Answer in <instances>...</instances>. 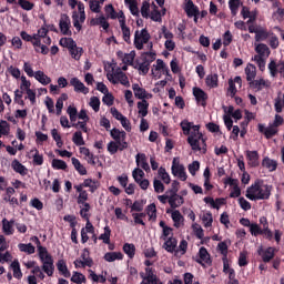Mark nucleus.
Segmentation results:
<instances>
[{
	"mask_svg": "<svg viewBox=\"0 0 284 284\" xmlns=\"http://www.w3.org/2000/svg\"><path fill=\"white\" fill-rule=\"evenodd\" d=\"M33 78L36 79V81L41 83V85H50V83H52V78L48 77V74H45V72L41 70L36 71Z\"/></svg>",
	"mask_w": 284,
	"mask_h": 284,
	"instance_id": "28",
	"label": "nucleus"
},
{
	"mask_svg": "<svg viewBox=\"0 0 284 284\" xmlns=\"http://www.w3.org/2000/svg\"><path fill=\"white\" fill-rule=\"evenodd\" d=\"M80 154H82V156H84L85 161L90 165H97V161H94L95 160L94 154L92 152H90V149H88L85 146H81Z\"/></svg>",
	"mask_w": 284,
	"mask_h": 284,
	"instance_id": "39",
	"label": "nucleus"
},
{
	"mask_svg": "<svg viewBox=\"0 0 284 284\" xmlns=\"http://www.w3.org/2000/svg\"><path fill=\"white\" fill-rule=\"evenodd\" d=\"M199 256L200 260H197V263H210V253H207V248L206 247H201L199 251Z\"/></svg>",
	"mask_w": 284,
	"mask_h": 284,
	"instance_id": "52",
	"label": "nucleus"
},
{
	"mask_svg": "<svg viewBox=\"0 0 284 284\" xmlns=\"http://www.w3.org/2000/svg\"><path fill=\"white\" fill-rule=\"evenodd\" d=\"M108 152L111 154H116L120 150V152H123V150H128V148H121V144L119 142L111 141L108 143Z\"/></svg>",
	"mask_w": 284,
	"mask_h": 284,
	"instance_id": "48",
	"label": "nucleus"
},
{
	"mask_svg": "<svg viewBox=\"0 0 284 284\" xmlns=\"http://www.w3.org/2000/svg\"><path fill=\"white\" fill-rule=\"evenodd\" d=\"M119 23H120L123 41H125V43H131L132 32L130 31V27L125 24V16H120Z\"/></svg>",
	"mask_w": 284,
	"mask_h": 284,
	"instance_id": "20",
	"label": "nucleus"
},
{
	"mask_svg": "<svg viewBox=\"0 0 284 284\" xmlns=\"http://www.w3.org/2000/svg\"><path fill=\"white\" fill-rule=\"evenodd\" d=\"M150 39H152V37L150 36V32H148V29L136 30L133 41L134 47L136 50H143V45H145V43H150Z\"/></svg>",
	"mask_w": 284,
	"mask_h": 284,
	"instance_id": "7",
	"label": "nucleus"
},
{
	"mask_svg": "<svg viewBox=\"0 0 284 284\" xmlns=\"http://www.w3.org/2000/svg\"><path fill=\"white\" fill-rule=\"evenodd\" d=\"M48 27L42 26L38 30V36L34 38L32 47L37 54H49L50 45H52V38L48 36Z\"/></svg>",
	"mask_w": 284,
	"mask_h": 284,
	"instance_id": "3",
	"label": "nucleus"
},
{
	"mask_svg": "<svg viewBox=\"0 0 284 284\" xmlns=\"http://www.w3.org/2000/svg\"><path fill=\"white\" fill-rule=\"evenodd\" d=\"M171 172L173 176H176V179H180V181H187V173L185 172V166L181 164L179 158L173 159Z\"/></svg>",
	"mask_w": 284,
	"mask_h": 284,
	"instance_id": "10",
	"label": "nucleus"
},
{
	"mask_svg": "<svg viewBox=\"0 0 284 284\" xmlns=\"http://www.w3.org/2000/svg\"><path fill=\"white\" fill-rule=\"evenodd\" d=\"M241 6H243L241 0H229V8L233 17H236V14H239V8H241Z\"/></svg>",
	"mask_w": 284,
	"mask_h": 284,
	"instance_id": "50",
	"label": "nucleus"
},
{
	"mask_svg": "<svg viewBox=\"0 0 284 284\" xmlns=\"http://www.w3.org/2000/svg\"><path fill=\"white\" fill-rule=\"evenodd\" d=\"M59 43L62 48H68L69 50L77 44L72 38H61Z\"/></svg>",
	"mask_w": 284,
	"mask_h": 284,
	"instance_id": "61",
	"label": "nucleus"
},
{
	"mask_svg": "<svg viewBox=\"0 0 284 284\" xmlns=\"http://www.w3.org/2000/svg\"><path fill=\"white\" fill-rule=\"evenodd\" d=\"M140 276L142 278L140 284H159V276H156V271L152 267H146L145 273L141 272Z\"/></svg>",
	"mask_w": 284,
	"mask_h": 284,
	"instance_id": "13",
	"label": "nucleus"
},
{
	"mask_svg": "<svg viewBox=\"0 0 284 284\" xmlns=\"http://www.w3.org/2000/svg\"><path fill=\"white\" fill-rule=\"evenodd\" d=\"M34 241L38 244V254L42 263V270L48 276H52V274H54V260L48 252V248L41 246V241H39V237H34Z\"/></svg>",
	"mask_w": 284,
	"mask_h": 284,
	"instance_id": "4",
	"label": "nucleus"
},
{
	"mask_svg": "<svg viewBox=\"0 0 284 284\" xmlns=\"http://www.w3.org/2000/svg\"><path fill=\"white\" fill-rule=\"evenodd\" d=\"M164 241H165L164 247H165L166 252H174V250H176V239L169 237Z\"/></svg>",
	"mask_w": 284,
	"mask_h": 284,
	"instance_id": "60",
	"label": "nucleus"
},
{
	"mask_svg": "<svg viewBox=\"0 0 284 284\" xmlns=\"http://www.w3.org/2000/svg\"><path fill=\"white\" fill-rule=\"evenodd\" d=\"M57 270L59 274L64 276V278H70L71 274H70V270H68V263L65 262V260H59L57 262Z\"/></svg>",
	"mask_w": 284,
	"mask_h": 284,
	"instance_id": "35",
	"label": "nucleus"
},
{
	"mask_svg": "<svg viewBox=\"0 0 284 284\" xmlns=\"http://www.w3.org/2000/svg\"><path fill=\"white\" fill-rule=\"evenodd\" d=\"M104 12H105V18L112 19V20L118 19L119 22L121 21V16L125 17V13H123V11L116 12V10H114V6L112 4H106L104 7Z\"/></svg>",
	"mask_w": 284,
	"mask_h": 284,
	"instance_id": "23",
	"label": "nucleus"
},
{
	"mask_svg": "<svg viewBox=\"0 0 284 284\" xmlns=\"http://www.w3.org/2000/svg\"><path fill=\"white\" fill-rule=\"evenodd\" d=\"M236 84L241 88L243 85V80L241 77H235L234 80H229V97H236Z\"/></svg>",
	"mask_w": 284,
	"mask_h": 284,
	"instance_id": "26",
	"label": "nucleus"
},
{
	"mask_svg": "<svg viewBox=\"0 0 284 284\" xmlns=\"http://www.w3.org/2000/svg\"><path fill=\"white\" fill-rule=\"evenodd\" d=\"M111 234L112 230H110V226H105L104 232L99 236V241H102L105 245H110Z\"/></svg>",
	"mask_w": 284,
	"mask_h": 284,
	"instance_id": "55",
	"label": "nucleus"
},
{
	"mask_svg": "<svg viewBox=\"0 0 284 284\" xmlns=\"http://www.w3.org/2000/svg\"><path fill=\"white\" fill-rule=\"evenodd\" d=\"M224 183L225 185H230L231 187V193H230L231 199H239V196H241V187L239 186L237 179L227 178L224 180Z\"/></svg>",
	"mask_w": 284,
	"mask_h": 284,
	"instance_id": "17",
	"label": "nucleus"
},
{
	"mask_svg": "<svg viewBox=\"0 0 284 284\" xmlns=\"http://www.w3.org/2000/svg\"><path fill=\"white\" fill-rule=\"evenodd\" d=\"M110 134L115 143L120 144V148H128V142L125 141L128 134L125 131H121L119 129H112Z\"/></svg>",
	"mask_w": 284,
	"mask_h": 284,
	"instance_id": "16",
	"label": "nucleus"
},
{
	"mask_svg": "<svg viewBox=\"0 0 284 284\" xmlns=\"http://www.w3.org/2000/svg\"><path fill=\"white\" fill-rule=\"evenodd\" d=\"M135 163L138 168H142L144 172H150V164L148 163V156L144 153H138L135 155Z\"/></svg>",
	"mask_w": 284,
	"mask_h": 284,
	"instance_id": "25",
	"label": "nucleus"
},
{
	"mask_svg": "<svg viewBox=\"0 0 284 284\" xmlns=\"http://www.w3.org/2000/svg\"><path fill=\"white\" fill-rule=\"evenodd\" d=\"M51 165L53 170H68V163L63 160L53 159Z\"/></svg>",
	"mask_w": 284,
	"mask_h": 284,
	"instance_id": "57",
	"label": "nucleus"
},
{
	"mask_svg": "<svg viewBox=\"0 0 284 284\" xmlns=\"http://www.w3.org/2000/svg\"><path fill=\"white\" fill-rule=\"evenodd\" d=\"M18 250H20V252H24L26 254H34L36 252L34 245H32L31 243L29 244L20 243L18 244Z\"/></svg>",
	"mask_w": 284,
	"mask_h": 284,
	"instance_id": "58",
	"label": "nucleus"
},
{
	"mask_svg": "<svg viewBox=\"0 0 284 284\" xmlns=\"http://www.w3.org/2000/svg\"><path fill=\"white\" fill-rule=\"evenodd\" d=\"M106 79L110 81V83H121V85H124V88H130V80L128 79V75L121 71V69L106 73Z\"/></svg>",
	"mask_w": 284,
	"mask_h": 284,
	"instance_id": "6",
	"label": "nucleus"
},
{
	"mask_svg": "<svg viewBox=\"0 0 284 284\" xmlns=\"http://www.w3.org/2000/svg\"><path fill=\"white\" fill-rule=\"evenodd\" d=\"M169 204L173 209L181 207V205H183V196L174 193L173 195L170 196Z\"/></svg>",
	"mask_w": 284,
	"mask_h": 284,
	"instance_id": "45",
	"label": "nucleus"
},
{
	"mask_svg": "<svg viewBox=\"0 0 284 284\" xmlns=\"http://www.w3.org/2000/svg\"><path fill=\"white\" fill-rule=\"evenodd\" d=\"M193 97H195L197 103L205 105V101H207V93H205L201 88H193Z\"/></svg>",
	"mask_w": 284,
	"mask_h": 284,
	"instance_id": "38",
	"label": "nucleus"
},
{
	"mask_svg": "<svg viewBox=\"0 0 284 284\" xmlns=\"http://www.w3.org/2000/svg\"><path fill=\"white\" fill-rule=\"evenodd\" d=\"M257 128L258 132L264 134V136H266L267 139H272V136L276 135V133L278 132V129L273 126V124L267 128H265V124H258Z\"/></svg>",
	"mask_w": 284,
	"mask_h": 284,
	"instance_id": "24",
	"label": "nucleus"
},
{
	"mask_svg": "<svg viewBox=\"0 0 284 284\" xmlns=\"http://www.w3.org/2000/svg\"><path fill=\"white\" fill-rule=\"evenodd\" d=\"M72 59H74L75 61H79V59H81V57L83 55V48L78 47L77 44H74L73 48H71L69 50Z\"/></svg>",
	"mask_w": 284,
	"mask_h": 284,
	"instance_id": "51",
	"label": "nucleus"
},
{
	"mask_svg": "<svg viewBox=\"0 0 284 284\" xmlns=\"http://www.w3.org/2000/svg\"><path fill=\"white\" fill-rule=\"evenodd\" d=\"M246 80L252 83L256 79V67L254 64H247L245 68Z\"/></svg>",
	"mask_w": 284,
	"mask_h": 284,
	"instance_id": "46",
	"label": "nucleus"
},
{
	"mask_svg": "<svg viewBox=\"0 0 284 284\" xmlns=\"http://www.w3.org/2000/svg\"><path fill=\"white\" fill-rule=\"evenodd\" d=\"M14 220L8 221V219L2 220V232L7 236H12L14 234Z\"/></svg>",
	"mask_w": 284,
	"mask_h": 284,
	"instance_id": "27",
	"label": "nucleus"
},
{
	"mask_svg": "<svg viewBox=\"0 0 284 284\" xmlns=\"http://www.w3.org/2000/svg\"><path fill=\"white\" fill-rule=\"evenodd\" d=\"M71 162H72L73 168H75L77 172H79V174H81V176H85V174H88V170H85V166H83V164H81V161H79V159L72 158Z\"/></svg>",
	"mask_w": 284,
	"mask_h": 284,
	"instance_id": "49",
	"label": "nucleus"
},
{
	"mask_svg": "<svg viewBox=\"0 0 284 284\" xmlns=\"http://www.w3.org/2000/svg\"><path fill=\"white\" fill-rule=\"evenodd\" d=\"M132 90L135 99H139L140 101H148L154 97L152 93L148 92L145 88L141 87L139 83H133Z\"/></svg>",
	"mask_w": 284,
	"mask_h": 284,
	"instance_id": "14",
	"label": "nucleus"
},
{
	"mask_svg": "<svg viewBox=\"0 0 284 284\" xmlns=\"http://www.w3.org/2000/svg\"><path fill=\"white\" fill-rule=\"evenodd\" d=\"M118 57H121L123 63H125V65H132V63H134V59L136 57V51H131L130 53H124L122 51L118 52Z\"/></svg>",
	"mask_w": 284,
	"mask_h": 284,
	"instance_id": "36",
	"label": "nucleus"
},
{
	"mask_svg": "<svg viewBox=\"0 0 284 284\" xmlns=\"http://www.w3.org/2000/svg\"><path fill=\"white\" fill-rule=\"evenodd\" d=\"M262 168H264L268 172H276V168H278V162L276 160L270 159L268 156H265L262 160Z\"/></svg>",
	"mask_w": 284,
	"mask_h": 284,
	"instance_id": "30",
	"label": "nucleus"
},
{
	"mask_svg": "<svg viewBox=\"0 0 284 284\" xmlns=\"http://www.w3.org/2000/svg\"><path fill=\"white\" fill-rule=\"evenodd\" d=\"M104 261H106V263H114V261H123V253L108 252L104 254Z\"/></svg>",
	"mask_w": 284,
	"mask_h": 284,
	"instance_id": "41",
	"label": "nucleus"
},
{
	"mask_svg": "<svg viewBox=\"0 0 284 284\" xmlns=\"http://www.w3.org/2000/svg\"><path fill=\"white\" fill-rule=\"evenodd\" d=\"M271 194L272 186L265 184L263 180H256L254 184L247 187L245 196L250 201H263Z\"/></svg>",
	"mask_w": 284,
	"mask_h": 284,
	"instance_id": "2",
	"label": "nucleus"
},
{
	"mask_svg": "<svg viewBox=\"0 0 284 284\" xmlns=\"http://www.w3.org/2000/svg\"><path fill=\"white\" fill-rule=\"evenodd\" d=\"M275 252H276V248L274 247H267L266 250H263V246H260L257 250V254H260L264 263H270V261L274 258Z\"/></svg>",
	"mask_w": 284,
	"mask_h": 284,
	"instance_id": "22",
	"label": "nucleus"
},
{
	"mask_svg": "<svg viewBox=\"0 0 284 284\" xmlns=\"http://www.w3.org/2000/svg\"><path fill=\"white\" fill-rule=\"evenodd\" d=\"M29 154H31L34 165H43V154L39 153L37 148L31 149Z\"/></svg>",
	"mask_w": 284,
	"mask_h": 284,
	"instance_id": "44",
	"label": "nucleus"
},
{
	"mask_svg": "<svg viewBox=\"0 0 284 284\" xmlns=\"http://www.w3.org/2000/svg\"><path fill=\"white\" fill-rule=\"evenodd\" d=\"M149 108L150 102H148V100H141L138 102V113L140 116H142V119H145Z\"/></svg>",
	"mask_w": 284,
	"mask_h": 284,
	"instance_id": "42",
	"label": "nucleus"
},
{
	"mask_svg": "<svg viewBox=\"0 0 284 284\" xmlns=\"http://www.w3.org/2000/svg\"><path fill=\"white\" fill-rule=\"evenodd\" d=\"M133 68L136 71H139V74H142L143 77H145V74L150 72V62L148 61L136 62L135 64H133Z\"/></svg>",
	"mask_w": 284,
	"mask_h": 284,
	"instance_id": "40",
	"label": "nucleus"
},
{
	"mask_svg": "<svg viewBox=\"0 0 284 284\" xmlns=\"http://www.w3.org/2000/svg\"><path fill=\"white\" fill-rule=\"evenodd\" d=\"M165 39L164 48L169 52H173V50L176 48V42H174V33H172L170 30H168L166 27H162L160 31V39Z\"/></svg>",
	"mask_w": 284,
	"mask_h": 284,
	"instance_id": "11",
	"label": "nucleus"
},
{
	"mask_svg": "<svg viewBox=\"0 0 284 284\" xmlns=\"http://www.w3.org/2000/svg\"><path fill=\"white\" fill-rule=\"evenodd\" d=\"M123 252L129 256V258H134L136 247L134 246V244L125 243L123 245Z\"/></svg>",
	"mask_w": 284,
	"mask_h": 284,
	"instance_id": "59",
	"label": "nucleus"
},
{
	"mask_svg": "<svg viewBox=\"0 0 284 284\" xmlns=\"http://www.w3.org/2000/svg\"><path fill=\"white\" fill-rule=\"evenodd\" d=\"M11 270L13 271L14 278H21L23 276V273H21V265L18 260H14L11 263Z\"/></svg>",
	"mask_w": 284,
	"mask_h": 284,
	"instance_id": "54",
	"label": "nucleus"
},
{
	"mask_svg": "<svg viewBox=\"0 0 284 284\" xmlns=\"http://www.w3.org/2000/svg\"><path fill=\"white\" fill-rule=\"evenodd\" d=\"M254 48L256 54L252 57V61L256 63L261 72H265V64L271 54L270 47L265 43H255Z\"/></svg>",
	"mask_w": 284,
	"mask_h": 284,
	"instance_id": "5",
	"label": "nucleus"
},
{
	"mask_svg": "<svg viewBox=\"0 0 284 284\" xmlns=\"http://www.w3.org/2000/svg\"><path fill=\"white\" fill-rule=\"evenodd\" d=\"M205 83L207 88H219V74L212 73L206 75Z\"/></svg>",
	"mask_w": 284,
	"mask_h": 284,
	"instance_id": "47",
	"label": "nucleus"
},
{
	"mask_svg": "<svg viewBox=\"0 0 284 284\" xmlns=\"http://www.w3.org/2000/svg\"><path fill=\"white\" fill-rule=\"evenodd\" d=\"M71 281H72V283L83 284V283H85V275H83L82 273H79V272H73V274L71 276Z\"/></svg>",
	"mask_w": 284,
	"mask_h": 284,
	"instance_id": "64",
	"label": "nucleus"
},
{
	"mask_svg": "<svg viewBox=\"0 0 284 284\" xmlns=\"http://www.w3.org/2000/svg\"><path fill=\"white\" fill-rule=\"evenodd\" d=\"M273 13H272V19L276 23H282L284 21V8H281L278 1L273 2Z\"/></svg>",
	"mask_w": 284,
	"mask_h": 284,
	"instance_id": "21",
	"label": "nucleus"
},
{
	"mask_svg": "<svg viewBox=\"0 0 284 284\" xmlns=\"http://www.w3.org/2000/svg\"><path fill=\"white\" fill-rule=\"evenodd\" d=\"M184 12H186L187 17H196L199 14V8L194 6L192 0H185Z\"/></svg>",
	"mask_w": 284,
	"mask_h": 284,
	"instance_id": "32",
	"label": "nucleus"
},
{
	"mask_svg": "<svg viewBox=\"0 0 284 284\" xmlns=\"http://www.w3.org/2000/svg\"><path fill=\"white\" fill-rule=\"evenodd\" d=\"M73 265L77 270L92 267L94 265V262L90 258V251H88V248H84L80 258H77L73 262Z\"/></svg>",
	"mask_w": 284,
	"mask_h": 284,
	"instance_id": "12",
	"label": "nucleus"
},
{
	"mask_svg": "<svg viewBox=\"0 0 284 284\" xmlns=\"http://www.w3.org/2000/svg\"><path fill=\"white\" fill-rule=\"evenodd\" d=\"M106 276L108 272H102V274L98 275L97 273H94V271L89 270V278L93 283H105V281H108Z\"/></svg>",
	"mask_w": 284,
	"mask_h": 284,
	"instance_id": "37",
	"label": "nucleus"
},
{
	"mask_svg": "<svg viewBox=\"0 0 284 284\" xmlns=\"http://www.w3.org/2000/svg\"><path fill=\"white\" fill-rule=\"evenodd\" d=\"M149 19H151L152 21H161V12L154 3L151 4V12Z\"/></svg>",
	"mask_w": 284,
	"mask_h": 284,
	"instance_id": "53",
	"label": "nucleus"
},
{
	"mask_svg": "<svg viewBox=\"0 0 284 284\" xmlns=\"http://www.w3.org/2000/svg\"><path fill=\"white\" fill-rule=\"evenodd\" d=\"M88 234H94V225H92L90 221L87 222L85 227L81 229V243L90 241Z\"/></svg>",
	"mask_w": 284,
	"mask_h": 284,
	"instance_id": "31",
	"label": "nucleus"
},
{
	"mask_svg": "<svg viewBox=\"0 0 284 284\" xmlns=\"http://www.w3.org/2000/svg\"><path fill=\"white\" fill-rule=\"evenodd\" d=\"M168 214H171V219L173 221L174 227H183L185 223V217H183V214H181V211L179 210H168Z\"/></svg>",
	"mask_w": 284,
	"mask_h": 284,
	"instance_id": "18",
	"label": "nucleus"
},
{
	"mask_svg": "<svg viewBox=\"0 0 284 284\" xmlns=\"http://www.w3.org/2000/svg\"><path fill=\"white\" fill-rule=\"evenodd\" d=\"M90 26H101L103 30H108V28H110V22H108V18H105V16H99L91 19Z\"/></svg>",
	"mask_w": 284,
	"mask_h": 284,
	"instance_id": "34",
	"label": "nucleus"
},
{
	"mask_svg": "<svg viewBox=\"0 0 284 284\" xmlns=\"http://www.w3.org/2000/svg\"><path fill=\"white\" fill-rule=\"evenodd\" d=\"M182 132L187 138V143L193 152H201L205 154L207 152V145L205 144V138L201 133V126L194 124V122H189L187 120H182L180 123Z\"/></svg>",
	"mask_w": 284,
	"mask_h": 284,
	"instance_id": "1",
	"label": "nucleus"
},
{
	"mask_svg": "<svg viewBox=\"0 0 284 284\" xmlns=\"http://www.w3.org/2000/svg\"><path fill=\"white\" fill-rule=\"evenodd\" d=\"M70 85H72L74 92H78L81 94L90 93V89L88 87H85V84L83 82H81V80H79V78H71Z\"/></svg>",
	"mask_w": 284,
	"mask_h": 284,
	"instance_id": "19",
	"label": "nucleus"
},
{
	"mask_svg": "<svg viewBox=\"0 0 284 284\" xmlns=\"http://www.w3.org/2000/svg\"><path fill=\"white\" fill-rule=\"evenodd\" d=\"M83 186L89 187L90 192H97V190H99V182L92 179H87L83 181Z\"/></svg>",
	"mask_w": 284,
	"mask_h": 284,
	"instance_id": "56",
	"label": "nucleus"
},
{
	"mask_svg": "<svg viewBox=\"0 0 284 284\" xmlns=\"http://www.w3.org/2000/svg\"><path fill=\"white\" fill-rule=\"evenodd\" d=\"M12 170L17 172L18 174H21V176H26L28 174V169L19 162V160H13L11 163Z\"/></svg>",
	"mask_w": 284,
	"mask_h": 284,
	"instance_id": "43",
	"label": "nucleus"
},
{
	"mask_svg": "<svg viewBox=\"0 0 284 284\" xmlns=\"http://www.w3.org/2000/svg\"><path fill=\"white\" fill-rule=\"evenodd\" d=\"M250 88H253V90H263V88H270V80L258 78L250 82Z\"/></svg>",
	"mask_w": 284,
	"mask_h": 284,
	"instance_id": "33",
	"label": "nucleus"
},
{
	"mask_svg": "<svg viewBox=\"0 0 284 284\" xmlns=\"http://www.w3.org/2000/svg\"><path fill=\"white\" fill-rule=\"evenodd\" d=\"M146 214L150 221H156V205L155 204L148 205Z\"/></svg>",
	"mask_w": 284,
	"mask_h": 284,
	"instance_id": "63",
	"label": "nucleus"
},
{
	"mask_svg": "<svg viewBox=\"0 0 284 284\" xmlns=\"http://www.w3.org/2000/svg\"><path fill=\"white\" fill-rule=\"evenodd\" d=\"M72 141L74 145H85V140H83V133H81V131H77L75 133H73Z\"/></svg>",
	"mask_w": 284,
	"mask_h": 284,
	"instance_id": "62",
	"label": "nucleus"
},
{
	"mask_svg": "<svg viewBox=\"0 0 284 284\" xmlns=\"http://www.w3.org/2000/svg\"><path fill=\"white\" fill-rule=\"evenodd\" d=\"M59 27L62 34L72 37V30H70V28H72V22L70 21V17L68 14H61Z\"/></svg>",
	"mask_w": 284,
	"mask_h": 284,
	"instance_id": "15",
	"label": "nucleus"
},
{
	"mask_svg": "<svg viewBox=\"0 0 284 284\" xmlns=\"http://www.w3.org/2000/svg\"><path fill=\"white\" fill-rule=\"evenodd\" d=\"M151 74L153 79H161L163 74H166V77H170V68L163 60L158 59L155 63L152 65Z\"/></svg>",
	"mask_w": 284,
	"mask_h": 284,
	"instance_id": "8",
	"label": "nucleus"
},
{
	"mask_svg": "<svg viewBox=\"0 0 284 284\" xmlns=\"http://www.w3.org/2000/svg\"><path fill=\"white\" fill-rule=\"evenodd\" d=\"M73 26L80 32L82 23H85V4L83 2L78 3V11L72 12Z\"/></svg>",
	"mask_w": 284,
	"mask_h": 284,
	"instance_id": "9",
	"label": "nucleus"
},
{
	"mask_svg": "<svg viewBox=\"0 0 284 284\" xmlns=\"http://www.w3.org/2000/svg\"><path fill=\"white\" fill-rule=\"evenodd\" d=\"M258 152L257 151H246V160L251 168H258Z\"/></svg>",
	"mask_w": 284,
	"mask_h": 284,
	"instance_id": "29",
	"label": "nucleus"
}]
</instances>
